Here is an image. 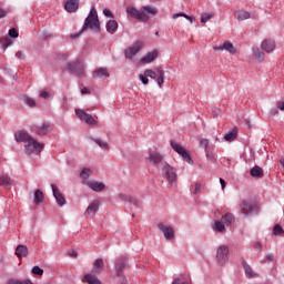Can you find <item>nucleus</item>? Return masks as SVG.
Instances as JSON below:
<instances>
[{
  "instance_id": "f257e3e1",
  "label": "nucleus",
  "mask_w": 284,
  "mask_h": 284,
  "mask_svg": "<svg viewBox=\"0 0 284 284\" xmlns=\"http://www.w3.org/2000/svg\"><path fill=\"white\" fill-rule=\"evenodd\" d=\"M94 30V32H99L101 30V22L99 21V14L97 13V9L92 8L89 12V16L84 20V24L82 29L78 33L71 34V39H79L87 29Z\"/></svg>"
},
{
  "instance_id": "f03ea898",
  "label": "nucleus",
  "mask_w": 284,
  "mask_h": 284,
  "mask_svg": "<svg viewBox=\"0 0 284 284\" xmlns=\"http://www.w3.org/2000/svg\"><path fill=\"white\" fill-rule=\"evenodd\" d=\"M64 68L68 70V72H71V74H74L80 79L85 77V64H83V62L80 60L67 62Z\"/></svg>"
},
{
  "instance_id": "7ed1b4c3",
  "label": "nucleus",
  "mask_w": 284,
  "mask_h": 284,
  "mask_svg": "<svg viewBox=\"0 0 284 284\" xmlns=\"http://www.w3.org/2000/svg\"><path fill=\"white\" fill-rule=\"evenodd\" d=\"M144 77L149 79H154L159 85V88H163V83H165V71L163 68H158L155 71L152 69H146L144 71Z\"/></svg>"
},
{
  "instance_id": "20e7f679",
  "label": "nucleus",
  "mask_w": 284,
  "mask_h": 284,
  "mask_svg": "<svg viewBox=\"0 0 284 284\" xmlns=\"http://www.w3.org/2000/svg\"><path fill=\"white\" fill-rule=\"evenodd\" d=\"M126 12L130 14V17L136 19L138 21H142L143 23L150 21V17H148V13H144L143 8L141 10H136L134 7H129Z\"/></svg>"
},
{
  "instance_id": "39448f33",
  "label": "nucleus",
  "mask_w": 284,
  "mask_h": 284,
  "mask_svg": "<svg viewBox=\"0 0 284 284\" xmlns=\"http://www.w3.org/2000/svg\"><path fill=\"white\" fill-rule=\"evenodd\" d=\"M171 146H172V150H174V152L179 153V155L183 159V161H185L190 165H192V163H194V161L192 160V156H190V153L187 152V150H185V148H183L181 144L171 143Z\"/></svg>"
},
{
  "instance_id": "423d86ee",
  "label": "nucleus",
  "mask_w": 284,
  "mask_h": 284,
  "mask_svg": "<svg viewBox=\"0 0 284 284\" xmlns=\"http://www.w3.org/2000/svg\"><path fill=\"white\" fill-rule=\"evenodd\" d=\"M128 262L125 260H118L114 264L115 275L120 278L121 284H128V280L123 276V270H125Z\"/></svg>"
},
{
  "instance_id": "0eeeda50",
  "label": "nucleus",
  "mask_w": 284,
  "mask_h": 284,
  "mask_svg": "<svg viewBox=\"0 0 284 284\" xmlns=\"http://www.w3.org/2000/svg\"><path fill=\"white\" fill-rule=\"evenodd\" d=\"M75 114L80 121H84L87 125H97V116L90 115V113L84 112L81 109H75Z\"/></svg>"
},
{
  "instance_id": "6e6552de",
  "label": "nucleus",
  "mask_w": 284,
  "mask_h": 284,
  "mask_svg": "<svg viewBox=\"0 0 284 284\" xmlns=\"http://www.w3.org/2000/svg\"><path fill=\"white\" fill-rule=\"evenodd\" d=\"M162 174L165 180L169 181V183L176 182V170L174 168L170 166V164L164 163L162 168Z\"/></svg>"
},
{
  "instance_id": "1a4fd4ad",
  "label": "nucleus",
  "mask_w": 284,
  "mask_h": 284,
  "mask_svg": "<svg viewBox=\"0 0 284 284\" xmlns=\"http://www.w3.org/2000/svg\"><path fill=\"white\" fill-rule=\"evenodd\" d=\"M229 254L230 248L226 245L219 246L216 251L217 263H220V265H225V263H227Z\"/></svg>"
},
{
  "instance_id": "9d476101",
  "label": "nucleus",
  "mask_w": 284,
  "mask_h": 284,
  "mask_svg": "<svg viewBox=\"0 0 284 284\" xmlns=\"http://www.w3.org/2000/svg\"><path fill=\"white\" fill-rule=\"evenodd\" d=\"M14 140L18 143H37V140H34L28 131H17L14 133Z\"/></svg>"
},
{
  "instance_id": "9b49d317",
  "label": "nucleus",
  "mask_w": 284,
  "mask_h": 284,
  "mask_svg": "<svg viewBox=\"0 0 284 284\" xmlns=\"http://www.w3.org/2000/svg\"><path fill=\"white\" fill-rule=\"evenodd\" d=\"M43 143H28L24 145L27 154H39L43 152Z\"/></svg>"
},
{
  "instance_id": "f8f14e48",
  "label": "nucleus",
  "mask_w": 284,
  "mask_h": 284,
  "mask_svg": "<svg viewBox=\"0 0 284 284\" xmlns=\"http://www.w3.org/2000/svg\"><path fill=\"white\" fill-rule=\"evenodd\" d=\"M141 48H143V42H135L133 47L125 50V59H134V57L139 54Z\"/></svg>"
},
{
  "instance_id": "ddd939ff",
  "label": "nucleus",
  "mask_w": 284,
  "mask_h": 284,
  "mask_svg": "<svg viewBox=\"0 0 284 284\" xmlns=\"http://www.w3.org/2000/svg\"><path fill=\"white\" fill-rule=\"evenodd\" d=\"M213 50L215 52L223 51L229 52L230 54H236V48L234 44L230 41L224 42L223 44L213 47Z\"/></svg>"
},
{
  "instance_id": "4468645a",
  "label": "nucleus",
  "mask_w": 284,
  "mask_h": 284,
  "mask_svg": "<svg viewBox=\"0 0 284 284\" xmlns=\"http://www.w3.org/2000/svg\"><path fill=\"white\" fill-rule=\"evenodd\" d=\"M51 189L53 192V196L57 201V204L59 205V207H63V205H65V196H63V193H61V191L59 190V187H57V184H51Z\"/></svg>"
},
{
  "instance_id": "2eb2a0df",
  "label": "nucleus",
  "mask_w": 284,
  "mask_h": 284,
  "mask_svg": "<svg viewBox=\"0 0 284 284\" xmlns=\"http://www.w3.org/2000/svg\"><path fill=\"white\" fill-rule=\"evenodd\" d=\"M158 227L162 231L166 241H172V239H174V229L172 226H164L163 223H159Z\"/></svg>"
},
{
  "instance_id": "dca6fc26",
  "label": "nucleus",
  "mask_w": 284,
  "mask_h": 284,
  "mask_svg": "<svg viewBox=\"0 0 284 284\" xmlns=\"http://www.w3.org/2000/svg\"><path fill=\"white\" fill-rule=\"evenodd\" d=\"M261 48L262 50H264V52H267V54H270L271 52H274V50L276 49V41L272 39H265L262 42Z\"/></svg>"
},
{
  "instance_id": "f3484780",
  "label": "nucleus",
  "mask_w": 284,
  "mask_h": 284,
  "mask_svg": "<svg viewBox=\"0 0 284 284\" xmlns=\"http://www.w3.org/2000/svg\"><path fill=\"white\" fill-rule=\"evenodd\" d=\"M99 205H100L99 201L92 202V203L88 206V209H87L84 215H85V216H90L91 219H94V216H97V212H99Z\"/></svg>"
},
{
  "instance_id": "a211bd4d",
  "label": "nucleus",
  "mask_w": 284,
  "mask_h": 284,
  "mask_svg": "<svg viewBox=\"0 0 284 284\" xmlns=\"http://www.w3.org/2000/svg\"><path fill=\"white\" fill-rule=\"evenodd\" d=\"M242 214L247 216L248 214H252L254 212V203L243 201L240 205Z\"/></svg>"
},
{
  "instance_id": "6ab92c4d",
  "label": "nucleus",
  "mask_w": 284,
  "mask_h": 284,
  "mask_svg": "<svg viewBox=\"0 0 284 284\" xmlns=\"http://www.w3.org/2000/svg\"><path fill=\"white\" fill-rule=\"evenodd\" d=\"M87 185L93 190V192H103L105 190V184L103 182L88 181Z\"/></svg>"
},
{
  "instance_id": "aec40b11",
  "label": "nucleus",
  "mask_w": 284,
  "mask_h": 284,
  "mask_svg": "<svg viewBox=\"0 0 284 284\" xmlns=\"http://www.w3.org/2000/svg\"><path fill=\"white\" fill-rule=\"evenodd\" d=\"M118 199L120 201H123L124 203H131L132 205H139V200H136L132 195H128V194H124V193H119Z\"/></svg>"
},
{
  "instance_id": "412c9836",
  "label": "nucleus",
  "mask_w": 284,
  "mask_h": 284,
  "mask_svg": "<svg viewBox=\"0 0 284 284\" xmlns=\"http://www.w3.org/2000/svg\"><path fill=\"white\" fill-rule=\"evenodd\" d=\"M242 265L244 267L246 278H256L258 276V274L252 271V266H250L245 260L242 261Z\"/></svg>"
},
{
  "instance_id": "4be33fe9",
  "label": "nucleus",
  "mask_w": 284,
  "mask_h": 284,
  "mask_svg": "<svg viewBox=\"0 0 284 284\" xmlns=\"http://www.w3.org/2000/svg\"><path fill=\"white\" fill-rule=\"evenodd\" d=\"M64 10L67 12H74L75 10H79V0H68L64 3Z\"/></svg>"
},
{
  "instance_id": "5701e85b",
  "label": "nucleus",
  "mask_w": 284,
  "mask_h": 284,
  "mask_svg": "<svg viewBox=\"0 0 284 284\" xmlns=\"http://www.w3.org/2000/svg\"><path fill=\"white\" fill-rule=\"evenodd\" d=\"M159 57V51L156 50H153L151 52H149L146 55H144L142 59H141V62L142 63H152V61H155Z\"/></svg>"
},
{
  "instance_id": "b1692460",
  "label": "nucleus",
  "mask_w": 284,
  "mask_h": 284,
  "mask_svg": "<svg viewBox=\"0 0 284 284\" xmlns=\"http://www.w3.org/2000/svg\"><path fill=\"white\" fill-rule=\"evenodd\" d=\"M105 28L109 34H114V32L119 30V22H116V20H109L105 24Z\"/></svg>"
},
{
  "instance_id": "393cba45",
  "label": "nucleus",
  "mask_w": 284,
  "mask_h": 284,
  "mask_svg": "<svg viewBox=\"0 0 284 284\" xmlns=\"http://www.w3.org/2000/svg\"><path fill=\"white\" fill-rule=\"evenodd\" d=\"M148 161L153 163V165H159L163 161V155L161 153H150Z\"/></svg>"
},
{
  "instance_id": "a878e982",
  "label": "nucleus",
  "mask_w": 284,
  "mask_h": 284,
  "mask_svg": "<svg viewBox=\"0 0 284 284\" xmlns=\"http://www.w3.org/2000/svg\"><path fill=\"white\" fill-rule=\"evenodd\" d=\"M94 79H108L110 73H108V69L100 68L93 72Z\"/></svg>"
},
{
  "instance_id": "bb28decb",
  "label": "nucleus",
  "mask_w": 284,
  "mask_h": 284,
  "mask_svg": "<svg viewBox=\"0 0 284 284\" xmlns=\"http://www.w3.org/2000/svg\"><path fill=\"white\" fill-rule=\"evenodd\" d=\"M236 219L234 217V214L232 213H226L222 215L221 221L226 225V227H230L234 223Z\"/></svg>"
},
{
  "instance_id": "cd10ccee",
  "label": "nucleus",
  "mask_w": 284,
  "mask_h": 284,
  "mask_svg": "<svg viewBox=\"0 0 284 284\" xmlns=\"http://www.w3.org/2000/svg\"><path fill=\"white\" fill-rule=\"evenodd\" d=\"M239 136V129L234 126L229 133L224 135V140L227 142H232Z\"/></svg>"
},
{
  "instance_id": "c85d7f7f",
  "label": "nucleus",
  "mask_w": 284,
  "mask_h": 284,
  "mask_svg": "<svg viewBox=\"0 0 284 284\" xmlns=\"http://www.w3.org/2000/svg\"><path fill=\"white\" fill-rule=\"evenodd\" d=\"M16 255L18 258H23L28 256V246L26 245H18L16 248Z\"/></svg>"
},
{
  "instance_id": "c756f323",
  "label": "nucleus",
  "mask_w": 284,
  "mask_h": 284,
  "mask_svg": "<svg viewBox=\"0 0 284 284\" xmlns=\"http://www.w3.org/2000/svg\"><path fill=\"white\" fill-rule=\"evenodd\" d=\"M92 272H93V274H101V272H103V260L102 258L95 260V262L93 263Z\"/></svg>"
},
{
  "instance_id": "7c9ffc66",
  "label": "nucleus",
  "mask_w": 284,
  "mask_h": 284,
  "mask_svg": "<svg viewBox=\"0 0 284 284\" xmlns=\"http://www.w3.org/2000/svg\"><path fill=\"white\" fill-rule=\"evenodd\" d=\"M250 174L254 179H263V169L258 165H255L251 169Z\"/></svg>"
},
{
  "instance_id": "2f4dec72",
  "label": "nucleus",
  "mask_w": 284,
  "mask_h": 284,
  "mask_svg": "<svg viewBox=\"0 0 284 284\" xmlns=\"http://www.w3.org/2000/svg\"><path fill=\"white\" fill-rule=\"evenodd\" d=\"M49 130H50V124L49 123H43L42 125L36 128V132L40 136H45V134H48Z\"/></svg>"
},
{
  "instance_id": "473e14b6",
  "label": "nucleus",
  "mask_w": 284,
  "mask_h": 284,
  "mask_svg": "<svg viewBox=\"0 0 284 284\" xmlns=\"http://www.w3.org/2000/svg\"><path fill=\"white\" fill-rule=\"evenodd\" d=\"M235 19L237 21H245V20L250 19V12H247L245 10H239L235 12Z\"/></svg>"
},
{
  "instance_id": "72a5a7b5",
  "label": "nucleus",
  "mask_w": 284,
  "mask_h": 284,
  "mask_svg": "<svg viewBox=\"0 0 284 284\" xmlns=\"http://www.w3.org/2000/svg\"><path fill=\"white\" fill-rule=\"evenodd\" d=\"M253 57H254V59H257V61L265 60V53L263 51H261V49L257 47L253 48Z\"/></svg>"
},
{
  "instance_id": "f704fd0d",
  "label": "nucleus",
  "mask_w": 284,
  "mask_h": 284,
  "mask_svg": "<svg viewBox=\"0 0 284 284\" xmlns=\"http://www.w3.org/2000/svg\"><path fill=\"white\" fill-rule=\"evenodd\" d=\"M213 230L214 232H220L221 234H223L225 232V224L223 223V221H215L213 224Z\"/></svg>"
},
{
  "instance_id": "c9c22d12",
  "label": "nucleus",
  "mask_w": 284,
  "mask_h": 284,
  "mask_svg": "<svg viewBox=\"0 0 284 284\" xmlns=\"http://www.w3.org/2000/svg\"><path fill=\"white\" fill-rule=\"evenodd\" d=\"M84 281H87L88 284H101L99 277L92 274L84 275Z\"/></svg>"
},
{
  "instance_id": "e433bc0d",
  "label": "nucleus",
  "mask_w": 284,
  "mask_h": 284,
  "mask_svg": "<svg viewBox=\"0 0 284 284\" xmlns=\"http://www.w3.org/2000/svg\"><path fill=\"white\" fill-rule=\"evenodd\" d=\"M142 11L144 14L145 12L148 14H152V17H156V14H159V10L155 7H150V6L142 7Z\"/></svg>"
},
{
  "instance_id": "4c0bfd02",
  "label": "nucleus",
  "mask_w": 284,
  "mask_h": 284,
  "mask_svg": "<svg viewBox=\"0 0 284 284\" xmlns=\"http://www.w3.org/2000/svg\"><path fill=\"white\" fill-rule=\"evenodd\" d=\"M0 185L8 187V185H12V180L8 175H2L0 176Z\"/></svg>"
},
{
  "instance_id": "58836bf2",
  "label": "nucleus",
  "mask_w": 284,
  "mask_h": 284,
  "mask_svg": "<svg viewBox=\"0 0 284 284\" xmlns=\"http://www.w3.org/2000/svg\"><path fill=\"white\" fill-rule=\"evenodd\" d=\"M23 101H24L26 105H28L29 108H37V101L34 99L30 98L29 95H24Z\"/></svg>"
},
{
  "instance_id": "ea45409f",
  "label": "nucleus",
  "mask_w": 284,
  "mask_h": 284,
  "mask_svg": "<svg viewBox=\"0 0 284 284\" xmlns=\"http://www.w3.org/2000/svg\"><path fill=\"white\" fill-rule=\"evenodd\" d=\"M34 203H43V192L41 190L34 192Z\"/></svg>"
},
{
  "instance_id": "a19ab883",
  "label": "nucleus",
  "mask_w": 284,
  "mask_h": 284,
  "mask_svg": "<svg viewBox=\"0 0 284 284\" xmlns=\"http://www.w3.org/2000/svg\"><path fill=\"white\" fill-rule=\"evenodd\" d=\"M92 174V171L90 169H83L80 173V178L83 181H88V179H90V175Z\"/></svg>"
},
{
  "instance_id": "79ce46f5",
  "label": "nucleus",
  "mask_w": 284,
  "mask_h": 284,
  "mask_svg": "<svg viewBox=\"0 0 284 284\" xmlns=\"http://www.w3.org/2000/svg\"><path fill=\"white\" fill-rule=\"evenodd\" d=\"M179 17H183L184 19H186L187 21H190V23H194V18L191 16H187L185 13H174L172 16L173 19H179Z\"/></svg>"
},
{
  "instance_id": "37998d69",
  "label": "nucleus",
  "mask_w": 284,
  "mask_h": 284,
  "mask_svg": "<svg viewBox=\"0 0 284 284\" xmlns=\"http://www.w3.org/2000/svg\"><path fill=\"white\" fill-rule=\"evenodd\" d=\"M273 234H274V236H281V234H284L283 226H281V224H276L273 227Z\"/></svg>"
},
{
  "instance_id": "c03bdc74",
  "label": "nucleus",
  "mask_w": 284,
  "mask_h": 284,
  "mask_svg": "<svg viewBox=\"0 0 284 284\" xmlns=\"http://www.w3.org/2000/svg\"><path fill=\"white\" fill-rule=\"evenodd\" d=\"M1 43L2 48L7 50V48H10V45H12V40L10 38H2Z\"/></svg>"
},
{
  "instance_id": "a18cd8bd",
  "label": "nucleus",
  "mask_w": 284,
  "mask_h": 284,
  "mask_svg": "<svg viewBox=\"0 0 284 284\" xmlns=\"http://www.w3.org/2000/svg\"><path fill=\"white\" fill-rule=\"evenodd\" d=\"M212 17H214V13H203L201 16V23H207Z\"/></svg>"
},
{
  "instance_id": "49530a36",
  "label": "nucleus",
  "mask_w": 284,
  "mask_h": 284,
  "mask_svg": "<svg viewBox=\"0 0 284 284\" xmlns=\"http://www.w3.org/2000/svg\"><path fill=\"white\" fill-rule=\"evenodd\" d=\"M32 274H36L37 276H43V270L39 266H33Z\"/></svg>"
},
{
  "instance_id": "de8ad7c7",
  "label": "nucleus",
  "mask_w": 284,
  "mask_h": 284,
  "mask_svg": "<svg viewBox=\"0 0 284 284\" xmlns=\"http://www.w3.org/2000/svg\"><path fill=\"white\" fill-rule=\"evenodd\" d=\"M9 37H11V39H17L19 37V31H17V29H10L9 30Z\"/></svg>"
},
{
  "instance_id": "09e8293b",
  "label": "nucleus",
  "mask_w": 284,
  "mask_h": 284,
  "mask_svg": "<svg viewBox=\"0 0 284 284\" xmlns=\"http://www.w3.org/2000/svg\"><path fill=\"white\" fill-rule=\"evenodd\" d=\"M103 14L104 17H109L110 19H114V14H112V11H110V9H104Z\"/></svg>"
},
{
  "instance_id": "8fccbe9b",
  "label": "nucleus",
  "mask_w": 284,
  "mask_h": 284,
  "mask_svg": "<svg viewBox=\"0 0 284 284\" xmlns=\"http://www.w3.org/2000/svg\"><path fill=\"white\" fill-rule=\"evenodd\" d=\"M69 58H70V54L68 53H60L58 55V59H60L61 61H68Z\"/></svg>"
},
{
  "instance_id": "3c124183",
  "label": "nucleus",
  "mask_w": 284,
  "mask_h": 284,
  "mask_svg": "<svg viewBox=\"0 0 284 284\" xmlns=\"http://www.w3.org/2000/svg\"><path fill=\"white\" fill-rule=\"evenodd\" d=\"M149 77H145L143 74H140V81H142V83L144 85H148V83H150V80L148 79Z\"/></svg>"
},
{
  "instance_id": "603ef678",
  "label": "nucleus",
  "mask_w": 284,
  "mask_h": 284,
  "mask_svg": "<svg viewBox=\"0 0 284 284\" xmlns=\"http://www.w3.org/2000/svg\"><path fill=\"white\" fill-rule=\"evenodd\" d=\"M98 145L101 150H104V152H108V150H110V145L108 143H99Z\"/></svg>"
},
{
  "instance_id": "864d4df0",
  "label": "nucleus",
  "mask_w": 284,
  "mask_h": 284,
  "mask_svg": "<svg viewBox=\"0 0 284 284\" xmlns=\"http://www.w3.org/2000/svg\"><path fill=\"white\" fill-rule=\"evenodd\" d=\"M17 59H20L21 61H23L26 59V53H23L22 51H18L16 53Z\"/></svg>"
},
{
  "instance_id": "5fc2aeb1",
  "label": "nucleus",
  "mask_w": 284,
  "mask_h": 284,
  "mask_svg": "<svg viewBox=\"0 0 284 284\" xmlns=\"http://www.w3.org/2000/svg\"><path fill=\"white\" fill-rule=\"evenodd\" d=\"M201 192V183H196L195 184V189H194V191H193V194H199Z\"/></svg>"
},
{
  "instance_id": "6e6d98bb",
  "label": "nucleus",
  "mask_w": 284,
  "mask_h": 284,
  "mask_svg": "<svg viewBox=\"0 0 284 284\" xmlns=\"http://www.w3.org/2000/svg\"><path fill=\"white\" fill-rule=\"evenodd\" d=\"M277 110H281V112H284V101L277 102Z\"/></svg>"
},
{
  "instance_id": "4d7b16f0",
  "label": "nucleus",
  "mask_w": 284,
  "mask_h": 284,
  "mask_svg": "<svg viewBox=\"0 0 284 284\" xmlns=\"http://www.w3.org/2000/svg\"><path fill=\"white\" fill-rule=\"evenodd\" d=\"M40 97L41 99H48V97H50V93H48V91H41Z\"/></svg>"
},
{
  "instance_id": "13d9d810",
  "label": "nucleus",
  "mask_w": 284,
  "mask_h": 284,
  "mask_svg": "<svg viewBox=\"0 0 284 284\" xmlns=\"http://www.w3.org/2000/svg\"><path fill=\"white\" fill-rule=\"evenodd\" d=\"M173 284H190L187 282H182L181 278L176 277L174 281H173Z\"/></svg>"
},
{
  "instance_id": "bf43d9fd",
  "label": "nucleus",
  "mask_w": 284,
  "mask_h": 284,
  "mask_svg": "<svg viewBox=\"0 0 284 284\" xmlns=\"http://www.w3.org/2000/svg\"><path fill=\"white\" fill-rule=\"evenodd\" d=\"M262 247H263V245H261L260 242L254 244V250H258L261 252Z\"/></svg>"
},
{
  "instance_id": "052dcab7",
  "label": "nucleus",
  "mask_w": 284,
  "mask_h": 284,
  "mask_svg": "<svg viewBox=\"0 0 284 284\" xmlns=\"http://www.w3.org/2000/svg\"><path fill=\"white\" fill-rule=\"evenodd\" d=\"M81 94H90V89L83 88V89L81 90Z\"/></svg>"
},
{
  "instance_id": "680f3d73",
  "label": "nucleus",
  "mask_w": 284,
  "mask_h": 284,
  "mask_svg": "<svg viewBox=\"0 0 284 284\" xmlns=\"http://www.w3.org/2000/svg\"><path fill=\"white\" fill-rule=\"evenodd\" d=\"M220 183H221L222 190H225V180H223V178H220Z\"/></svg>"
},
{
  "instance_id": "e2e57ef3",
  "label": "nucleus",
  "mask_w": 284,
  "mask_h": 284,
  "mask_svg": "<svg viewBox=\"0 0 284 284\" xmlns=\"http://www.w3.org/2000/svg\"><path fill=\"white\" fill-rule=\"evenodd\" d=\"M91 141L93 143H102L101 139H97V138H91Z\"/></svg>"
},
{
  "instance_id": "0e129e2a",
  "label": "nucleus",
  "mask_w": 284,
  "mask_h": 284,
  "mask_svg": "<svg viewBox=\"0 0 284 284\" xmlns=\"http://www.w3.org/2000/svg\"><path fill=\"white\" fill-rule=\"evenodd\" d=\"M207 159H210V161H214V154L212 153H206Z\"/></svg>"
},
{
  "instance_id": "69168bd1",
  "label": "nucleus",
  "mask_w": 284,
  "mask_h": 284,
  "mask_svg": "<svg viewBox=\"0 0 284 284\" xmlns=\"http://www.w3.org/2000/svg\"><path fill=\"white\" fill-rule=\"evenodd\" d=\"M6 17V11L3 9H0V19H3Z\"/></svg>"
},
{
  "instance_id": "338daca9",
  "label": "nucleus",
  "mask_w": 284,
  "mask_h": 284,
  "mask_svg": "<svg viewBox=\"0 0 284 284\" xmlns=\"http://www.w3.org/2000/svg\"><path fill=\"white\" fill-rule=\"evenodd\" d=\"M266 258H267V261H274V255L268 254V255L266 256Z\"/></svg>"
},
{
  "instance_id": "774afa93",
  "label": "nucleus",
  "mask_w": 284,
  "mask_h": 284,
  "mask_svg": "<svg viewBox=\"0 0 284 284\" xmlns=\"http://www.w3.org/2000/svg\"><path fill=\"white\" fill-rule=\"evenodd\" d=\"M280 163H281V165H282V168L284 170V159H281Z\"/></svg>"
}]
</instances>
